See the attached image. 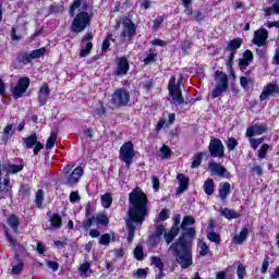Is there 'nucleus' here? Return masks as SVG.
Returning <instances> with one entry per match:
<instances>
[{
  "label": "nucleus",
  "mask_w": 279,
  "mask_h": 279,
  "mask_svg": "<svg viewBox=\"0 0 279 279\" xmlns=\"http://www.w3.org/2000/svg\"><path fill=\"white\" fill-rule=\"evenodd\" d=\"M129 219L126 220V228L129 230L128 241L132 243L134 241V232H136V226H143L145 217H147V195L143 193L140 187H136L129 194Z\"/></svg>",
  "instance_id": "obj_1"
},
{
  "label": "nucleus",
  "mask_w": 279,
  "mask_h": 279,
  "mask_svg": "<svg viewBox=\"0 0 279 279\" xmlns=\"http://www.w3.org/2000/svg\"><path fill=\"white\" fill-rule=\"evenodd\" d=\"M170 250L182 269H187L193 265V248L186 242V238L180 236L177 242L172 243Z\"/></svg>",
  "instance_id": "obj_2"
},
{
  "label": "nucleus",
  "mask_w": 279,
  "mask_h": 279,
  "mask_svg": "<svg viewBox=\"0 0 279 279\" xmlns=\"http://www.w3.org/2000/svg\"><path fill=\"white\" fill-rule=\"evenodd\" d=\"M184 83V78L182 75H179L175 77V75L171 76L169 84H168V90L169 95L172 98V102L179 106H182L184 104V97H182V84Z\"/></svg>",
  "instance_id": "obj_3"
},
{
  "label": "nucleus",
  "mask_w": 279,
  "mask_h": 279,
  "mask_svg": "<svg viewBox=\"0 0 279 279\" xmlns=\"http://www.w3.org/2000/svg\"><path fill=\"white\" fill-rule=\"evenodd\" d=\"M73 165H68L62 169V174L64 178V184L66 186H75V184L80 183L82 180V175H84V168L76 167L73 169Z\"/></svg>",
  "instance_id": "obj_4"
},
{
  "label": "nucleus",
  "mask_w": 279,
  "mask_h": 279,
  "mask_svg": "<svg viewBox=\"0 0 279 279\" xmlns=\"http://www.w3.org/2000/svg\"><path fill=\"white\" fill-rule=\"evenodd\" d=\"M110 104L112 108H123L130 104V92L125 88L116 89L111 96Z\"/></svg>",
  "instance_id": "obj_5"
},
{
  "label": "nucleus",
  "mask_w": 279,
  "mask_h": 279,
  "mask_svg": "<svg viewBox=\"0 0 279 279\" xmlns=\"http://www.w3.org/2000/svg\"><path fill=\"white\" fill-rule=\"evenodd\" d=\"M90 25V15L88 12H80L72 22V32L80 34Z\"/></svg>",
  "instance_id": "obj_6"
},
{
  "label": "nucleus",
  "mask_w": 279,
  "mask_h": 279,
  "mask_svg": "<svg viewBox=\"0 0 279 279\" xmlns=\"http://www.w3.org/2000/svg\"><path fill=\"white\" fill-rule=\"evenodd\" d=\"M122 43H132L134 36H136V25L132 20L125 19L122 22V33H121Z\"/></svg>",
  "instance_id": "obj_7"
},
{
  "label": "nucleus",
  "mask_w": 279,
  "mask_h": 279,
  "mask_svg": "<svg viewBox=\"0 0 279 279\" xmlns=\"http://www.w3.org/2000/svg\"><path fill=\"white\" fill-rule=\"evenodd\" d=\"M47 51V48L43 47L37 50H33L32 52H21L17 56V61L21 64H29L32 60H38V58H43Z\"/></svg>",
  "instance_id": "obj_8"
},
{
  "label": "nucleus",
  "mask_w": 279,
  "mask_h": 279,
  "mask_svg": "<svg viewBox=\"0 0 279 279\" xmlns=\"http://www.w3.org/2000/svg\"><path fill=\"white\" fill-rule=\"evenodd\" d=\"M208 149L211 158H223L226 156V147L221 140L217 137L210 140Z\"/></svg>",
  "instance_id": "obj_9"
},
{
  "label": "nucleus",
  "mask_w": 279,
  "mask_h": 279,
  "mask_svg": "<svg viewBox=\"0 0 279 279\" xmlns=\"http://www.w3.org/2000/svg\"><path fill=\"white\" fill-rule=\"evenodd\" d=\"M120 160L125 162L126 167L132 165V160H134V144L132 142H126L120 147Z\"/></svg>",
  "instance_id": "obj_10"
},
{
  "label": "nucleus",
  "mask_w": 279,
  "mask_h": 279,
  "mask_svg": "<svg viewBox=\"0 0 279 279\" xmlns=\"http://www.w3.org/2000/svg\"><path fill=\"white\" fill-rule=\"evenodd\" d=\"M27 88H29V78L21 77L16 85L11 87L10 92L13 95V99H21L25 93H27Z\"/></svg>",
  "instance_id": "obj_11"
},
{
  "label": "nucleus",
  "mask_w": 279,
  "mask_h": 279,
  "mask_svg": "<svg viewBox=\"0 0 279 279\" xmlns=\"http://www.w3.org/2000/svg\"><path fill=\"white\" fill-rule=\"evenodd\" d=\"M92 50H93V33H87L81 41L80 57L86 58V56H90Z\"/></svg>",
  "instance_id": "obj_12"
},
{
  "label": "nucleus",
  "mask_w": 279,
  "mask_h": 279,
  "mask_svg": "<svg viewBox=\"0 0 279 279\" xmlns=\"http://www.w3.org/2000/svg\"><path fill=\"white\" fill-rule=\"evenodd\" d=\"M128 71H130V62L128 61V58H117L114 75L123 77V75H128Z\"/></svg>",
  "instance_id": "obj_13"
},
{
  "label": "nucleus",
  "mask_w": 279,
  "mask_h": 279,
  "mask_svg": "<svg viewBox=\"0 0 279 279\" xmlns=\"http://www.w3.org/2000/svg\"><path fill=\"white\" fill-rule=\"evenodd\" d=\"M268 126L267 124L255 123L253 125L247 126L246 136L252 138L253 136H260L267 133Z\"/></svg>",
  "instance_id": "obj_14"
},
{
  "label": "nucleus",
  "mask_w": 279,
  "mask_h": 279,
  "mask_svg": "<svg viewBox=\"0 0 279 279\" xmlns=\"http://www.w3.org/2000/svg\"><path fill=\"white\" fill-rule=\"evenodd\" d=\"M268 38L269 32L265 28H259L254 33L253 45H256L257 47H265Z\"/></svg>",
  "instance_id": "obj_15"
},
{
  "label": "nucleus",
  "mask_w": 279,
  "mask_h": 279,
  "mask_svg": "<svg viewBox=\"0 0 279 279\" xmlns=\"http://www.w3.org/2000/svg\"><path fill=\"white\" fill-rule=\"evenodd\" d=\"M8 186H10V177H5V172H0V199L8 196Z\"/></svg>",
  "instance_id": "obj_16"
},
{
  "label": "nucleus",
  "mask_w": 279,
  "mask_h": 279,
  "mask_svg": "<svg viewBox=\"0 0 279 279\" xmlns=\"http://www.w3.org/2000/svg\"><path fill=\"white\" fill-rule=\"evenodd\" d=\"M23 171V165L5 163L0 169V172H3L7 178L10 173H21Z\"/></svg>",
  "instance_id": "obj_17"
},
{
  "label": "nucleus",
  "mask_w": 279,
  "mask_h": 279,
  "mask_svg": "<svg viewBox=\"0 0 279 279\" xmlns=\"http://www.w3.org/2000/svg\"><path fill=\"white\" fill-rule=\"evenodd\" d=\"M279 94V87L276 84H269L267 85L264 90L262 92L259 99L260 101H265V99H267V97L271 96V95H278Z\"/></svg>",
  "instance_id": "obj_18"
},
{
  "label": "nucleus",
  "mask_w": 279,
  "mask_h": 279,
  "mask_svg": "<svg viewBox=\"0 0 279 279\" xmlns=\"http://www.w3.org/2000/svg\"><path fill=\"white\" fill-rule=\"evenodd\" d=\"M214 230L215 225L213 223V221H210L207 227V239L211 241V243H216L217 245H219V243H221V235H219V233L217 232H214Z\"/></svg>",
  "instance_id": "obj_19"
},
{
  "label": "nucleus",
  "mask_w": 279,
  "mask_h": 279,
  "mask_svg": "<svg viewBox=\"0 0 279 279\" xmlns=\"http://www.w3.org/2000/svg\"><path fill=\"white\" fill-rule=\"evenodd\" d=\"M50 93H51V90H49L48 85L41 86V88L39 89V93H38L39 106H47V101L49 99Z\"/></svg>",
  "instance_id": "obj_20"
},
{
  "label": "nucleus",
  "mask_w": 279,
  "mask_h": 279,
  "mask_svg": "<svg viewBox=\"0 0 279 279\" xmlns=\"http://www.w3.org/2000/svg\"><path fill=\"white\" fill-rule=\"evenodd\" d=\"M215 82L216 86L228 89V74L221 71H216Z\"/></svg>",
  "instance_id": "obj_21"
},
{
  "label": "nucleus",
  "mask_w": 279,
  "mask_h": 279,
  "mask_svg": "<svg viewBox=\"0 0 279 279\" xmlns=\"http://www.w3.org/2000/svg\"><path fill=\"white\" fill-rule=\"evenodd\" d=\"M177 180H179V187L177 189V195H182V193L189 189V178L180 173L178 174Z\"/></svg>",
  "instance_id": "obj_22"
},
{
  "label": "nucleus",
  "mask_w": 279,
  "mask_h": 279,
  "mask_svg": "<svg viewBox=\"0 0 279 279\" xmlns=\"http://www.w3.org/2000/svg\"><path fill=\"white\" fill-rule=\"evenodd\" d=\"M208 169L211 173H215L216 175H219L220 178H222V175H225V173L227 171L226 167H222L221 163H217L215 161L209 162Z\"/></svg>",
  "instance_id": "obj_23"
},
{
  "label": "nucleus",
  "mask_w": 279,
  "mask_h": 279,
  "mask_svg": "<svg viewBox=\"0 0 279 279\" xmlns=\"http://www.w3.org/2000/svg\"><path fill=\"white\" fill-rule=\"evenodd\" d=\"M248 234H250V230H247V228L242 229L239 234H235L233 236V243L235 245H241V244L245 243V241H247Z\"/></svg>",
  "instance_id": "obj_24"
},
{
  "label": "nucleus",
  "mask_w": 279,
  "mask_h": 279,
  "mask_svg": "<svg viewBox=\"0 0 279 279\" xmlns=\"http://www.w3.org/2000/svg\"><path fill=\"white\" fill-rule=\"evenodd\" d=\"M241 45H243V39L234 38L233 40H230L227 43V47L225 48V51H235L236 52V49H241Z\"/></svg>",
  "instance_id": "obj_25"
},
{
  "label": "nucleus",
  "mask_w": 279,
  "mask_h": 279,
  "mask_svg": "<svg viewBox=\"0 0 279 279\" xmlns=\"http://www.w3.org/2000/svg\"><path fill=\"white\" fill-rule=\"evenodd\" d=\"M167 233V229L165 226H158L154 232V234L150 238V241H154V243H160V239L162 238V234Z\"/></svg>",
  "instance_id": "obj_26"
},
{
  "label": "nucleus",
  "mask_w": 279,
  "mask_h": 279,
  "mask_svg": "<svg viewBox=\"0 0 279 279\" xmlns=\"http://www.w3.org/2000/svg\"><path fill=\"white\" fill-rule=\"evenodd\" d=\"M230 183L225 182V183H220V187H219V197L220 199H222V202H226L228 199V194L230 193Z\"/></svg>",
  "instance_id": "obj_27"
},
{
  "label": "nucleus",
  "mask_w": 279,
  "mask_h": 279,
  "mask_svg": "<svg viewBox=\"0 0 279 279\" xmlns=\"http://www.w3.org/2000/svg\"><path fill=\"white\" fill-rule=\"evenodd\" d=\"M11 136H14V125L9 124L3 129L2 143H8Z\"/></svg>",
  "instance_id": "obj_28"
},
{
  "label": "nucleus",
  "mask_w": 279,
  "mask_h": 279,
  "mask_svg": "<svg viewBox=\"0 0 279 279\" xmlns=\"http://www.w3.org/2000/svg\"><path fill=\"white\" fill-rule=\"evenodd\" d=\"M220 215L222 217H225L226 219L232 220V219H239V217H241V215H239V213L230 209V208H223L220 211Z\"/></svg>",
  "instance_id": "obj_29"
},
{
  "label": "nucleus",
  "mask_w": 279,
  "mask_h": 279,
  "mask_svg": "<svg viewBox=\"0 0 279 279\" xmlns=\"http://www.w3.org/2000/svg\"><path fill=\"white\" fill-rule=\"evenodd\" d=\"M38 143V135L33 133L31 136L24 138V145L26 149H32L34 145Z\"/></svg>",
  "instance_id": "obj_30"
},
{
  "label": "nucleus",
  "mask_w": 279,
  "mask_h": 279,
  "mask_svg": "<svg viewBox=\"0 0 279 279\" xmlns=\"http://www.w3.org/2000/svg\"><path fill=\"white\" fill-rule=\"evenodd\" d=\"M206 195H213L215 193V181L213 179H207L203 185Z\"/></svg>",
  "instance_id": "obj_31"
},
{
  "label": "nucleus",
  "mask_w": 279,
  "mask_h": 279,
  "mask_svg": "<svg viewBox=\"0 0 279 279\" xmlns=\"http://www.w3.org/2000/svg\"><path fill=\"white\" fill-rule=\"evenodd\" d=\"M158 59V51L156 49H150L147 57L144 59V64H151V62H156Z\"/></svg>",
  "instance_id": "obj_32"
},
{
  "label": "nucleus",
  "mask_w": 279,
  "mask_h": 279,
  "mask_svg": "<svg viewBox=\"0 0 279 279\" xmlns=\"http://www.w3.org/2000/svg\"><path fill=\"white\" fill-rule=\"evenodd\" d=\"M227 145L228 151H234L236 147H239V141L234 137H228V140L225 142Z\"/></svg>",
  "instance_id": "obj_33"
},
{
  "label": "nucleus",
  "mask_w": 279,
  "mask_h": 279,
  "mask_svg": "<svg viewBox=\"0 0 279 279\" xmlns=\"http://www.w3.org/2000/svg\"><path fill=\"white\" fill-rule=\"evenodd\" d=\"M195 225V218L193 216H185L181 223V230H186L189 226Z\"/></svg>",
  "instance_id": "obj_34"
},
{
  "label": "nucleus",
  "mask_w": 279,
  "mask_h": 279,
  "mask_svg": "<svg viewBox=\"0 0 279 279\" xmlns=\"http://www.w3.org/2000/svg\"><path fill=\"white\" fill-rule=\"evenodd\" d=\"M95 217V223L97 226H108L109 219L104 214H97Z\"/></svg>",
  "instance_id": "obj_35"
},
{
  "label": "nucleus",
  "mask_w": 279,
  "mask_h": 279,
  "mask_svg": "<svg viewBox=\"0 0 279 279\" xmlns=\"http://www.w3.org/2000/svg\"><path fill=\"white\" fill-rule=\"evenodd\" d=\"M8 225L10 226V228H12V230L14 232H16V230H19V226H20V220L19 217L16 216H10L8 218Z\"/></svg>",
  "instance_id": "obj_36"
},
{
  "label": "nucleus",
  "mask_w": 279,
  "mask_h": 279,
  "mask_svg": "<svg viewBox=\"0 0 279 279\" xmlns=\"http://www.w3.org/2000/svg\"><path fill=\"white\" fill-rule=\"evenodd\" d=\"M57 138H58V133L53 131L47 141L46 149H53V145H56Z\"/></svg>",
  "instance_id": "obj_37"
},
{
  "label": "nucleus",
  "mask_w": 279,
  "mask_h": 279,
  "mask_svg": "<svg viewBox=\"0 0 279 279\" xmlns=\"http://www.w3.org/2000/svg\"><path fill=\"white\" fill-rule=\"evenodd\" d=\"M203 156H206V153H199V154L194 156V159H193L192 165H191L192 169H197V167H199V165H202V157Z\"/></svg>",
  "instance_id": "obj_38"
},
{
  "label": "nucleus",
  "mask_w": 279,
  "mask_h": 279,
  "mask_svg": "<svg viewBox=\"0 0 279 279\" xmlns=\"http://www.w3.org/2000/svg\"><path fill=\"white\" fill-rule=\"evenodd\" d=\"M101 205L105 208H110L112 206V195L110 194H105L101 196Z\"/></svg>",
  "instance_id": "obj_39"
},
{
  "label": "nucleus",
  "mask_w": 279,
  "mask_h": 279,
  "mask_svg": "<svg viewBox=\"0 0 279 279\" xmlns=\"http://www.w3.org/2000/svg\"><path fill=\"white\" fill-rule=\"evenodd\" d=\"M52 228H60V226H62V218L58 215H52L49 219Z\"/></svg>",
  "instance_id": "obj_40"
},
{
  "label": "nucleus",
  "mask_w": 279,
  "mask_h": 279,
  "mask_svg": "<svg viewBox=\"0 0 279 279\" xmlns=\"http://www.w3.org/2000/svg\"><path fill=\"white\" fill-rule=\"evenodd\" d=\"M263 143H265V137L250 138V145L254 150L258 149V146L263 145Z\"/></svg>",
  "instance_id": "obj_41"
},
{
  "label": "nucleus",
  "mask_w": 279,
  "mask_h": 279,
  "mask_svg": "<svg viewBox=\"0 0 279 279\" xmlns=\"http://www.w3.org/2000/svg\"><path fill=\"white\" fill-rule=\"evenodd\" d=\"M45 199L43 190H38L36 193L35 204L37 208H43V202Z\"/></svg>",
  "instance_id": "obj_42"
},
{
  "label": "nucleus",
  "mask_w": 279,
  "mask_h": 279,
  "mask_svg": "<svg viewBox=\"0 0 279 279\" xmlns=\"http://www.w3.org/2000/svg\"><path fill=\"white\" fill-rule=\"evenodd\" d=\"M269 144H263L257 154L258 158H260L262 160L267 158V151H269Z\"/></svg>",
  "instance_id": "obj_43"
},
{
  "label": "nucleus",
  "mask_w": 279,
  "mask_h": 279,
  "mask_svg": "<svg viewBox=\"0 0 279 279\" xmlns=\"http://www.w3.org/2000/svg\"><path fill=\"white\" fill-rule=\"evenodd\" d=\"M151 265H155L159 271H162V268L165 267V264L162 263V259L160 257L153 256L150 257Z\"/></svg>",
  "instance_id": "obj_44"
},
{
  "label": "nucleus",
  "mask_w": 279,
  "mask_h": 279,
  "mask_svg": "<svg viewBox=\"0 0 279 279\" xmlns=\"http://www.w3.org/2000/svg\"><path fill=\"white\" fill-rule=\"evenodd\" d=\"M182 232H183V239L184 236H190L191 239H195V234H196V231H195V228H189V227H185V229H181Z\"/></svg>",
  "instance_id": "obj_45"
},
{
  "label": "nucleus",
  "mask_w": 279,
  "mask_h": 279,
  "mask_svg": "<svg viewBox=\"0 0 279 279\" xmlns=\"http://www.w3.org/2000/svg\"><path fill=\"white\" fill-rule=\"evenodd\" d=\"M229 56L227 57V66L229 69V71H231L232 73H234V70L232 69V65L234 64V53H236L235 51H229Z\"/></svg>",
  "instance_id": "obj_46"
},
{
  "label": "nucleus",
  "mask_w": 279,
  "mask_h": 279,
  "mask_svg": "<svg viewBox=\"0 0 279 279\" xmlns=\"http://www.w3.org/2000/svg\"><path fill=\"white\" fill-rule=\"evenodd\" d=\"M226 90H228V89H226L223 87H218L216 85L215 89L211 92L213 99H217V97H221V95H223V93H226Z\"/></svg>",
  "instance_id": "obj_47"
},
{
  "label": "nucleus",
  "mask_w": 279,
  "mask_h": 279,
  "mask_svg": "<svg viewBox=\"0 0 279 279\" xmlns=\"http://www.w3.org/2000/svg\"><path fill=\"white\" fill-rule=\"evenodd\" d=\"M110 43H114V38H112V35H109L102 43V51H108L110 48Z\"/></svg>",
  "instance_id": "obj_48"
},
{
  "label": "nucleus",
  "mask_w": 279,
  "mask_h": 279,
  "mask_svg": "<svg viewBox=\"0 0 279 279\" xmlns=\"http://www.w3.org/2000/svg\"><path fill=\"white\" fill-rule=\"evenodd\" d=\"M133 278H147V269L140 268L133 271Z\"/></svg>",
  "instance_id": "obj_49"
},
{
  "label": "nucleus",
  "mask_w": 279,
  "mask_h": 279,
  "mask_svg": "<svg viewBox=\"0 0 279 279\" xmlns=\"http://www.w3.org/2000/svg\"><path fill=\"white\" fill-rule=\"evenodd\" d=\"M80 5H82V0H74L71 9H70V15L71 16H75V10H77V8H80Z\"/></svg>",
  "instance_id": "obj_50"
},
{
  "label": "nucleus",
  "mask_w": 279,
  "mask_h": 279,
  "mask_svg": "<svg viewBox=\"0 0 279 279\" xmlns=\"http://www.w3.org/2000/svg\"><path fill=\"white\" fill-rule=\"evenodd\" d=\"M250 61H247V59H244V58H242V59H240L239 60V66H240V71H245L246 69H247V66H250Z\"/></svg>",
  "instance_id": "obj_51"
},
{
  "label": "nucleus",
  "mask_w": 279,
  "mask_h": 279,
  "mask_svg": "<svg viewBox=\"0 0 279 279\" xmlns=\"http://www.w3.org/2000/svg\"><path fill=\"white\" fill-rule=\"evenodd\" d=\"M243 58L250 63L254 62V53L252 52V50H245L243 52Z\"/></svg>",
  "instance_id": "obj_52"
},
{
  "label": "nucleus",
  "mask_w": 279,
  "mask_h": 279,
  "mask_svg": "<svg viewBox=\"0 0 279 279\" xmlns=\"http://www.w3.org/2000/svg\"><path fill=\"white\" fill-rule=\"evenodd\" d=\"M236 274L239 279L245 278V274H246L245 266L239 265L236 269Z\"/></svg>",
  "instance_id": "obj_53"
},
{
  "label": "nucleus",
  "mask_w": 279,
  "mask_h": 279,
  "mask_svg": "<svg viewBox=\"0 0 279 279\" xmlns=\"http://www.w3.org/2000/svg\"><path fill=\"white\" fill-rule=\"evenodd\" d=\"M99 244L100 245H110V234L106 233V234L101 235L100 240H99Z\"/></svg>",
  "instance_id": "obj_54"
},
{
  "label": "nucleus",
  "mask_w": 279,
  "mask_h": 279,
  "mask_svg": "<svg viewBox=\"0 0 279 279\" xmlns=\"http://www.w3.org/2000/svg\"><path fill=\"white\" fill-rule=\"evenodd\" d=\"M134 257L137 260H143V247H141V246H136L135 247V250H134Z\"/></svg>",
  "instance_id": "obj_55"
},
{
  "label": "nucleus",
  "mask_w": 279,
  "mask_h": 279,
  "mask_svg": "<svg viewBox=\"0 0 279 279\" xmlns=\"http://www.w3.org/2000/svg\"><path fill=\"white\" fill-rule=\"evenodd\" d=\"M208 252H210V248L208 247V244H206L205 242H203V243L201 244L199 254H201L202 256H206V255H208Z\"/></svg>",
  "instance_id": "obj_56"
},
{
  "label": "nucleus",
  "mask_w": 279,
  "mask_h": 279,
  "mask_svg": "<svg viewBox=\"0 0 279 279\" xmlns=\"http://www.w3.org/2000/svg\"><path fill=\"white\" fill-rule=\"evenodd\" d=\"M267 269H269V256H266L262 264V274H267Z\"/></svg>",
  "instance_id": "obj_57"
},
{
  "label": "nucleus",
  "mask_w": 279,
  "mask_h": 279,
  "mask_svg": "<svg viewBox=\"0 0 279 279\" xmlns=\"http://www.w3.org/2000/svg\"><path fill=\"white\" fill-rule=\"evenodd\" d=\"M20 193H22V195H29V193H32V187H29L28 184H23L21 185Z\"/></svg>",
  "instance_id": "obj_58"
},
{
  "label": "nucleus",
  "mask_w": 279,
  "mask_h": 279,
  "mask_svg": "<svg viewBox=\"0 0 279 279\" xmlns=\"http://www.w3.org/2000/svg\"><path fill=\"white\" fill-rule=\"evenodd\" d=\"M46 265L49 267V269H52V271H58V269H60V264L57 262L48 260Z\"/></svg>",
  "instance_id": "obj_59"
},
{
  "label": "nucleus",
  "mask_w": 279,
  "mask_h": 279,
  "mask_svg": "<svg viewBox=\"0 0 279 279\" xmlns=\"http://www.w3.org/2000/svg\"><path fill=\"white\" fill-rule=\"evenodd\" d=\"M162 23H165V17L163 16H158L154 21L153 29H158V27H160V25H162Z\"/></svg>",
  "instance_id": "obj_60"
},
{
  "label": "nucleus",
  "mask_w": 279,
  "mask_h": 279,
  "mask_svg": "<svg viewBox=\"0 0 279 279\" xmlns=\"http://www.w3.org/2000/svg\"><path fill=\"white\" fill-rule=\"evenodd\" d=\"M93 223H95V217H89L88 220H85L83 222V227L85 228V230H89L90 226H93Z\"/></svg>",
  "instance_id": "obj_61"
},
{
  "label": "nucleus",
  "mask_w": 279,
  "mask_h": 279,
  "mask_svg": "<svg viewBox=\"0 0 279 279\" xmlns=\"http://www.w3.org/2000/svg\"><path fill=\"white\" fill-rule=\"evenodd\" d=\"M163 158H169L170 154H171V148H169V146L163 145L160 149Z\"/></svg>",
  "instance_id": "obj_62"
},
{
  "label": "nucleus",
  "mask_w": 279,
  "mask_h": 279,
  "mask_svg": "<svg viewBox=\"0 0 279 279\" xmlns=\"http://www.w3.org/2000/svg\"><path fill=\"white\" fill-rule=\"evenodd\" d=\"M81 197H80V193L77 192H71L70 194V202L72 204H75V202H80Z\"/></svg>",
  "instance_id": "obj_63"
},
{
  "label": "nucleus",
  "mask_w": 279,
  "mask_h": 279,
  "mask_svg": "<svg viewBox=\"0 0 279 279\" xmlns=\"http://www.w3.org/2000/svg\"><path fill=\"white\" fill-rule=\"evenodd\" d=\"M193 21H204V13L202 11H194V15L192 16Z\"/></svg>",
  "instance_id": "obj_64"
}]
</instances>
